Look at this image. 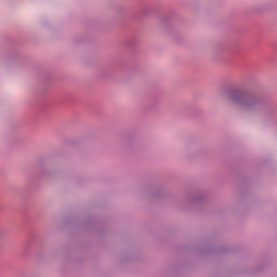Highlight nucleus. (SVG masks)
I'll return each instance as SVG.
<instances>
[{
    "mask_svg": "<svg viewBox=\"0 0 277 277\" xmlns=\"http://www.w3.org/2000/svg\"><path fill=\"white\" fill-rule=\"evenodd\" d=\"M232 103H236L237 105H243L245 107H250L252 103H254L253 98H250L247 95H243L241 93L234 94L230 97Z\"/></svg>",
    "mask_w": 277,
    "mask_h": 277,
    "instance_id": "obj_1",
    "label": "nucleus"
}]
</instances>
